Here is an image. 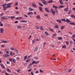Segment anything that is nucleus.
<instances>
[{
	"mask_svg": "<svg viewBox=\"0 0 75 75\" xmlns=\"http://www.w3.org/2000/svg\"><path fill=\"white\" fill-rule=\"evenodd\" d=\"M30 61V59H29L26 61V62H28Z\"/></svg>",
	"mask_w": 75,
	"mask_h": 75,
	"instance_id": "nucleus-41",
	"label": "nucleus"
},
{
	"mask_svg": "<svg viewBox=\"0 0 75 75\" xmlns=\"http://www.w3.org/2000/svg\"><path fill=\"white\" fill-rule=\"evenodd\" d=\"M42 3L45 5H47V3L45 0H40Z\"/></svg>",
	"mask_w": 75,
	"mask_h": 75,
	"instance_id": "nucleus-4",
	"label": "nucleus"
},
{
	"mask_svg": "<svg viewBox=\"0 0 75 75\" xmlns=\"http://www.w3.org/2000/svg\"><path fill=\"white\" fill-rule=\"evenodd\" d=\"M18 23V21H15V22H14V23Z\"/></svg>",
	"mask_w": 75,
	"mask_h": 75,
	"instance_id": "nucleus-56",
	"label": "nucleus"
},
{
	"mask_svg": "<svg viewBox=\"0 0 75 75\" xmlns=\"http://www.w3.org/2000/svg\"><path fill=\"white\" fill-rule=\"evenodd\" d=\"M45 33L47 35H48V32H45Z\"/></svg>",
	"mask_w": 75,
	"mask_h": 75,
	"instance_id": "nucleus-36",
	"label": "nucleus"
},
{
	"mask_svg": "<svg viewBox=\"0 0 75 75\" xmlns=\"http://www.w3.org/2000/svg\"><path fill=\"white\" fill-rule=\"evenodd\" d=\"M6 63L8 64H10V62H9L8 61H7L6 62Z\"/></svg>",
	"mask_w": 75,
	"mask_h": 75,
	"instance_id": "nucleus-61",
	"label": "nucleus"
},
{
	"mask_svg": "<svg viewBox=\"0 0 75 75\" xmlns=\"http://www.w3.org/2000/svg\"><path fill=\"white\" fill-rule=\"evenodd\" d=\"M71 12H72V11H69L68 12V14H70V13H71Z\"/></svg>",
	"mask_w": 75,
	"mask_h": 75,
	"instance_id": "nucleus-44",
	"label": "nucleus"
},
{
	"mask_svg": "<svg viewBox=\"0 0 75 75\" xmlns=\"http://www.w3.org/2000/svg\"><path fill=\"white\" fill-rule=\"evenodd\" d=\"M27 21L26 20H21L20 21V22L27 23Z\"/></svg>",
	"mask_w": 75,
	"mask_h": 75,
	"instance_id": "nucleus-9",
	"label": "nucleus"
},
{
	"mask_svg": "<svg viewBox=\"0 0 75 75\" xmlns=\"http://www.w3.org/2000/svg\"><path fill=\"white\" fill-rule=\"evenodd\" d=\"M54 28H58V26H57V25H56V26H54Z\"/></svg>",
	"mask_w": 75,
	"mask_h": 75,
	"instance_id": "nucleus-59",
	"label": "nucleus"
},
{
	"mask_svg": "<svg viewBox=\"0 0 75 75\" xmlns=\"http://www.w3.org/2000/svg\"><path fill=\"white\" fill-rule=\"evenodd\" d=\"M69 24L71 25H75V23H74V22H70L69 23Z\"/></svg>",
	"mask_w": 75,
	"mask_h": 75,
	"instance_id": "nucleus-20",
	"label": "nucleus"
},
{
	"mask_svg": "<svg viewBox=\"0 0 75 75\" xmlns=\"http://www.w3.org/2000/svg\"><path fill=\"white\" fill-rule=\"evenodd\" d=\"M66 21V22H67V23L71 22V21H69V20L68 19H67Z\"/></svg>",
	"mask_w": 75,
	"mask_h": 75,
	"instance_id": "nucleus-19",
	"label": "nucleus"
},
{
	"mask_svg": "<svg viewBox=\"0 0 75 75\" xmlns=\"http://www.w3.org/2000/svg\"><path fill=\"white\" fill-rule=\"evenodd\" d=\"M75 16L74 15H71V17H72V18H74Z\"/></svg>",
	"mask_w": 75,
	"mask_h": 75,
	"instance_id": "nucleus-51",
	"label": "nucleus"
},
{
	"mask_svg": "<svg viewBox=\"0 0 75 75\" xmlns=\"http://www.w3.org/2000/svg\"><path fill=\"white\" fill-rule=\"evenodd\" d=\"M6 4H4L2 5V6H3V10L4 11H5L7 10L6 6H5Z\"/></svg>",
	"mask_w": 75,
	"mask_h": 75,
	"instance_id": "nucleus-3",
	"label": "nucleus"
},
{
	"mask_svg": "<svg viewBox=\"0 0 75 75\" xmlns=\"http://www.w3.org/2000/svg\"><path fill=\"white\" fill-rule=\"evenodd\" d=\"M35 40H34L33 41V42H32L33 43H35Z\"/></svg>",
	"mask_w": 75,
	"mask_h": 75,
	"instance_id": "nucleus-58",
	"label": "nucleus"
},
{
	"mask_svg": "<svg viewBox=\"0 0 75 75\" xmlns=\"http://www.w3.org/2000/svg\"><path fill=\"white\" fill-rule=\"evenodd\" d=\"M64 7V6L63 5H61V6H58V8H62Z\"/></svg>",
	"mask_w": 75,
	"mask_h": 75,
	"instance_id": "nucleus-14",
	"label": "nucleus"
},
{
	"mask_svg": "<svg viewBox=\"0 0 75 75\" xmlns=\"http://www.w3.org/2000/svg\"><path fill=\"white\" fill-rule=\"evenodd\" d=\"M45 11L47 12H48V13L49 12V10L47 8H45Z\"/></svg>",
	"mask_w": 75,
	"mask_h": 75,
	"instance_id": "nucleus-8",
	"label": "nucleus"
},
{
	"mask_svg": "<svg viewBox=\"0 0 75 75\" xmlns=\"http://www.w3.org/2000/svg\"><path fill=\"white\" fill-rule=\"evenodd\" d=\"M7 71L9 72H11V70L10 69H9L7 68L6 69Z\"/></svg>",
	"mask_w": 75,
	"mask_h": 75,
	"instance_id": "nucleus-27",
	"label": "nucleus"
},
{
	"mask_svg": "<svg viewBox=\"0 0 75 75\" xmlns=\"http://www.w3.org/2000/svg\"><path fill=\"white\" fill-rule=\"evenodd\" d=\"M61 20H62V21H63L65 22H66V20H65V19H61Z\"/></svg>",
	"mask_w": 75,
	"mask_h": 75,
	"instance_id": "nucleus-29",
	"label": "nucleus"
},
{
	"mask_svg": "<svg viewBox=\"0 0 75 75\" xmlns=\"http://www.w3.org/2000/svg\"><path fill=\"white\" fill-rule=\"evenodd\" d=\"M38 4H39V5L41 6H43V5L40 3L38 2Z\"/></svg>",
	"mask_w": 75,
	"mask_h": 75,
	"instance_id": "nucleus-23",
	"label": "nucleus"
},
{
	"mask_svg": "<svg viewBox=\"0 0 75 75\" xmlns=\"http://www.w3.org/2000/svg\"><path fill=\"white\" fill-rule=\"evenodd\" d=\"M10 50H12V51H13L14 50V49L13 48H12L11 47L10 48Z\"/></svg>",
	"mask_w": 75,
	"mask_h": 75,
	"instance_id": "nucleus-50",
	"label": "nucleus"
},
{
	"mask_svg": "<svg viewBox=\"0 0 75 75\" xmlns=\"http://www.w3.org/2000/svg\"><path fill=\"white\" fill-rule=\"evenodd\" d=\"M12 62L14 63H16V60L15 59H13Z\"/></svg>",
	"mask_w": 75,
	"mask_h": 75,
	"instance_id": "nucleus-13",
	"label": "nucleus"
},
{
	"mask_svg": "<svg viewBox=\"0 0 75 75\" xmlns=\"http://www.w3.org/2000/svg\"><path fill=\"white\" fill-rule=\"evenodd\" d=\"M38 50V47H36L35 50H34V52H36V51H37Z\"/></svg>",
	"mask_w": 75,
	"mask_h": 75,
	"instance_id": "nucleus-24",
	"label": "nucleus"
},
{
	"mask_svg": "<svg viewBox=\"0 0 75 75\" xmlns=\"http://www.w3.org/2000/svg\"><path fill=\"white\" fill-rule=\"evenodd\" d=\"M32 14V13L31 12H28V15H30V14Z\"/></svg>",
	"mask_w": 75,
	"mask_h": 75,
	"instance_id": "nucleus-46",
	"label": "nucleus"
},
{
	"mask_svg": "<svg viewBox=\"0 0 75 75\" xmlns=\"http://www.w3.org/2000/svg\"><path fill=\"white\" fill-rule=\"evenodd\" d=\"M55 35H57L55 33H54L53 34V35L52 36L54 38V36Z\"/></svg>",
	"mask_w": 75,
	"mask_h": 75,
	"instance_id": "nucleus-32",
	"label": "nucleus"
},
{
	"mask_svg": "<svg viewBox=\"0 0 75 75\" xmlns=\"http://www.w3.org/2000/svg\"><path fill=\"white\" fill-rule=\"evenodd\" d=\"M0 31L1 33H3L4 31V29H3V28H1Z\"/></svg>",
	"mask_w": 75,
	"mask_h": 75,
	"instance_id": "nucleus-7",
	"label": "nucleus"
},
{
	"mask_svg": "<svg viewBox=\"0 0 75 75\" xmlns=\"http://www.w3.org/2000/svg\"><path fill=\"white\" fill-rule=\"evenodd\" d=\"M60 3L62 5H63V3L62 1L60 2Z\"/></svg>",
	"mask_w": 75,
	"mask_h": 75,
	"instance_id": "nucleus-55",
	"label": "nucleus"
},
{
	"mask_svg": "<svg viewBox=\"0 0 75 75\" xmlns=\"http://www.w3.org/2000/svg\"><path fill=\"white\" fill-rule=\"evenodd\" d=\"M53 2V1L52 0H50L47 2V3H52Z\"/></svg>",
	"mask_w": 75,
	"mask_h": 75,
	"instance_id": "nucleus-18",
	"label": "nucleus"
},
{
	"mask_svg": "<svg viewBox=\"0 0 75 75\" xmlns=\"http://www.w3.org/2000/svg\"><path fill=\"white\" fill-rule=\"evenodd\" d=\"M9 56H10V55L8 54H4V56L5 57H9Z\"/></svg>",
	"mask_w": 75,
	"mask_h": 75,
	"instance_id": "nucleus-12",
	"label": "nucleus"
},
{
	"mask_svg": "<svg viewBox=\"0 0 75 75\" xmlns=\"http://www.w3.org/2000/svg\"><path fill=\"white\" fill-rule=\"evenodd\" d=\"M24 17H25L26 18H27L28 17V16L27 15H24Z\"/></svg>",
	"mask_w": 75,
	"mask_h": 75,
	"instance_id": "nucleus-49",
	"label": "nucleus"
},
{
	"mask_svg": "<svg viewBox=\"0 0 75 75\" xmlns=\"http://www.w3.org/2000/svg\"><path fill=\"white\" fill-rule=\"evenodd\" d=\"M16 59L17 60H18L19 59H20V58L19 57H17L16 58Z\"/></svg>",
	"mask_w": 75,
	"mask_h": 75,
	"instance_id": "nucleus-54",
	"label": "nucleus"
},
{
	"mask_svg": "<svg viewBox=\"0 0 75 75\" xmlns=\"http://www.w3.org/2000/svg\"><path fill=\"white\" fill-rule=\"evenodd\" d=\"M13 59L12 58H9V61L10 62L12 61Z\"/></svg>",
	"mask_w": 75,
	"mask_h": 75,
	"instance_id": "nucleus-30",
	"label": "nucleus"
},
{
	"mask_svg": "<svg viewBox=\"0 0 75 75\" xmlns=\"http://www.w3.org/2000/svg\"><path fill=\"white\" fill-rule=\"evenodd\" d=\"M40 62V61H37V62H35V64H38V63H39Z\"/></svg>",
	"mask_w": 75,
	"mask_h": 75,
	"instance_id": "nucleus-38",
	"label": "nucleus"
},
{
	"mask_svg": "<svg viewBox=\"0 0 75 75\" xmlns=\"http://www.w3.org/2000/svg\"><path fill=\"white\" fill-rule=\"evenodd\" d=\"M40 72L41 73H43V71L41 69H40Z\"/></svg>",
	"mask_w": 75,
	"mask_h": 75,
	"instance_id": "nucleus-52",
	"label": "nucleus"
},
{
	"mask_svg": "<svg viewBox=\"0 0 75 75\" xmlns=\"http://www.w3.org/2000/svg\"><path fill=\"white\" fill-rule=\"evenodd\" d=\"M52 15L54 16L55 15V12L54 11H53V12H52Z\"/></svg>",
	"mask_w": 75,
	"mask_h": 75,
	"instance_id": "nucleus-35",
	"label": "nucleus"
},
{
	"mask_svg": "<svg viewBox=\"0 0 75 75\" xmlns=\"http://www.w3.org/2000/svg\"><path fill=\"white\" fill-rule=\"evenodd\" d=\"M32 65V63H30L28 67V68H30L31 66V65Z\"/></svg>",
	"mask_w": 75,
	"mask_h": 75,
	"instance_id": "nucleus-31",
	"label": "nucleus"
},
{
	"mask_svg": "<svg viewBox=\"0 0 75 75\" xmlns=\"http://www.w3.org/2000/svg\"><path fill=\"white\" fill-rule=\"evenodd\" d=\"M40 29H41V30H43V27L41 26H40Z\"/></svg>",
	"mask_w": 75,
	"mask_h": 75,
	"instance_id": "nucleus-34",
	"label": "nucleus"
},
{
	"mask_svg": "<svg viewBox=\"0 0 75 75\" xmlns=\"http://www.w3.org/2000/svg\"><path fill=\"white\" fill-rule=\"evenodd\" d=\"M62 38H61V37H60V38H58V40H62Z\"/></svg>",
	"mask_w": 75,
	"mask_h": 75,
	"instance_id": "nucleus-45",
	"label": "nucleus"
},
{
	"mask_svg": "<svg viewBox=\"0 0 75 75\" xmlns=\"http://www.w3.org/2000/svg\"><path fill=\"white\" fill-rule=\"evenodd\" d=\"M3 13H1V16H3Z\"/></svg>",
	"mask_w": 75,
	"mask_h": 75,
	"instance_id": "nucleus-62",
	"label": "nucleus"
},
{
	"mask_svg": "<svg viewBox=\"0 0 75 75\" xmlns=\"http://www.w3.org/2000/svg\"><path fill=\"white\" fill-rule=\"evenodd\" d=\"M12 4H13L12 3H10L7 4L6 5V9L8 8L11 7V5Z\"/></svg>",
	"mask_w": 75,
	"mask_h": 75,
	"instance_id": "nucleus-1",
	"label": "nucleus"
},
{
	"mask_svg": "<svg viewBox=\"0 0 75 75\" xmlns=\"http://www.w3.org/2000/svg\"><path fill=\"white\" fill-rule=\"evenodd\" d=\"M29 10L30 11H33L34 10L33 8H31L29 7Z\"/></svg>",
	"mask_w": 75,
	"mask_h": 75,
	"instance_id": "nucleus-21",
	"label": "nucleus"
},
{
	"mask_svg": "<svg viewBox=\"0 0 75 75\" xmlns=\"http://www.w3.org/2000/svg\"><path fill=\"white\" fill-rule=\"evenodd\" d=\"M19 19H21V20H23V18L22 17H20L19 18Z\"/></svg>",
	"mask_w": 75,
	"mask_h": 75,
	"instance_id": "nucleus-40",
	"label": "nucleus"
},
{
	"mask_svg": "<svg viewBox=\"0 0 75 75\" xmlns=\"http://www.w3.org/2000/svg\"><path fill=\"white\" fill-rule=\"evenodd\" d=\"M1 42L3 43H7L8 42L6 41V40H1Z\"/></svg>",
	"mask_w": 75,
	"mask_h": 75,
	"instance_id": "nucleus-11",
	"label": "nucleus"
},
{
	"mask_svg": "<svg viewBox=\"0 0 75 75\" xmlns=\"http://www.w3.org/2000/svg\"><path fill=\"white\" fill-rule=\"evenodd\" d=\"M17 28L18 29H21V28H22V26H21V25H18L17 27Z\"/></svg>",
	"mask_w": 75,
	"mask_h": 75,
	"instance_id": "nucleus-15",
	"label": "nucleus"
},
{
	"mask_svg": "<svg viewBox=\"0 0 75 75\" xmlns=\"http://www.w3.org/2000/svg\"><path fill=\"white\" fill-rule=\"evenodd\" d=\"M66 43L67 45H68L69 44V42L68 41H66Z\"/></svg>",
	"mask_w": 75,
	"mask_h": 75,
	"instance_id": "nucleus-47",
	"label": "nucleus"
},
{
	"mask_svg": "<svg viewBox=\"0 0 75 75\" xmlns=\"http://www.w3.org/2000/svg\"><path fill=\"white\" fill-rule=\"evenodd\" d=\"M34 59H38V57H35L34 58Z\"/></svg>",
	"mask_w": 75,
	"mask_h": 75,
	"instance_id": "nucleus-57",
	"label": "nucleus"
},
{
	"mask_svg": "<svg viewBox=\"0 0 75 75\" xmlns=\"http://www.w3.org/2000/svg\"><path fill=\"white\" fill-rule=\"evenodd\" d=\"M64 28V26H62L61 29L62 30H63Z\"/></svg>",
	"mask_w": 75,
	"mask_h": 75,
	"instance_id": "nucleus-28",
	"label": "nucleus"
},
{
	"mask_svg": "<svg viewBox=\"0 0 75 75\" xmlns=\"http://www.w3.org/2000/svg\"><path fill=\"white\" fill-rule=\"evenodd\" d=\"M49 29L50 30V31H51L52 32H54V30L53 29H51V28H49Z\"/></svg>",
	"mask_w": 75,
	"mask_h": 75,
	"instance_id": "nucleus-17",
	"label": "nucleus"
},
{
	"mask_svg": "<svg viewBox=\"0 0 75 75\" xmlns=\"http://www.w3.org/2000/svg\"><path fill=\"white\" fill-rule=\"evenodd\" d=\"M55 12L57 13H58V10L57 9H55Z\"/></svg>",
	"mask_w": 75,
	"mask_h": 75,
	"instance_id": "nucleus-43",
	"label": "nucleus"
},
{
	"mask_svg": "<svg viewBox=\"0 0 75 75\" xmlns=\"http://www.w3.org/2000/svg\"><path fill=\"white\" fill-rule=\"evenodd\" d=\"M71 71V69H69V72H70Z\"/></svg>",
	"mask_w": 75,
	"mask_h": 75,
	"instance_id": "nucleus-64",
	"label": "nucleus"
},
{
	"mask_svg": "<svg viewBox=\"0 0 75 75\" xmlns=\"http://www.w3.org/2000/svg\"><path fill=\"white\" fill-rule=\"evenodd\" d=\"M31 73L32 75H34V74H33V71H31Z\"/></svg>",
	"mask_w": 75,
	"mask_h": 75,
	"instance_id": "nucleus-60",
	"label": "nucleus"
},
{
	"mask_svg": "<svg viewBox=\"0 0 75 75\" xmlns=\"http://www.w3.org/2000/svg\"><path fill=\"white\" fill-rule=\"evenodd\" d=\"M74 38H75V34H74L72 36V39H74Z\"/></svg>",
	"mask_w": 75,
	"mask_h": 75,
	"instance_id": "nucleus-26",
	"label": "nucleus"
},
{
	"mask_svg": "<svg viewBox=\"0 0 75 75\" xmlns=\"http://www.w3.org/2000/svg\"><path fill=\"white\" fill-rule=\"evenodd\" d=\"M36 27L37 29H39V28L40 26H36Z\"/></svg>",
	"mask_w": 75,
	"mask_h": 75,
	"instance_id": "nucleus-48",
	"label": "nucleus"
},
{
	"mask_svg": "<svg viewBox=\"0 0 75 75\" xmlns=\"http://www.w3.org/2000/svg\"><path fill=\"white\" fill-rule=\"evenodd\" d=\"M8 19V16H2L1 17V21H3L4 20H6Z\"/></svg>",
	"mask_w": 75,
	"mask_h": 75,
	"instance_id": "nucleus-2",
	"label": "nucleus"
},
{
	"mask_svg": "<svg viewBox=\"0 0 75 75\" xmlns=\"http://www.w3.org/2000/svg\"><path fill=\"white\" fill-rule=\"evenodd\" d=\"M36 63V62L35 61H33V62H32V64H35V63Z\"/></svg>",
	"mask_w": 75,
	"mask_h": 75,
	"instance_id": "nucleus-42",
	"label": "nucleus"
},
{
	"mask_svg": "<svg viewBox=\"0 0 75 75\" xmlns=\"http://www.w3.org/2000/svg\"><path fill=\"white\" fill-rule=\"evenodd\" d=\"M27 55L25 56L24 57V60H25L27 58Z\"/></svg>",
	"mask_w": 75,
	"mask_h": 75,
	"instance_id": "nucleus-39",
	"label": "nucleus"
},
{
	"mask_svg": "<svg viewBox=\"0 0 75 75\" xmlns=\"http://www.w3.org/2000/svg\"><path fill=\"white\" fill-rule=\"evenodd\" d=\"M37 18L38 19H40V16H37Z\"/></svg>",
	"mask_w": 75,
	"mask_h": 75,
	"instance_id": "nucleus-33",
	"label": "nucleus"
},
{
	"mask_svg": "<svg viewBox=\"0 0 75 75\" xmlns=\"http://www.w3.org/2000/svg\"><path fill=\"white\" fill-rule=\"evenodd\" d=\"M14 50H15L16 52L17 53H18V51L17 50H16V49H14Z\"/></svg>",
	"mask_w": 75,
	"mask_h": 75,
	"instance_id": "nucleus-53",
	"label": "nucleus"
},
{
	"mask_svg": "<svg viewBox=\"0 0 75 75\" xmlns=\"http://www.w3.org/2000/svg\"><path fill=\"white\" fill-rule=\"evenodd\" d=\"M39 9L40 11L42 12H43V11L42 10V7H39Z\"/></svg>",
	"mask_w": 75,
	"mask_h": 75,
	"instance_id": "nucleus-22",
	"label": "nucleus"
},
{
	"mask_svg": "<svg viewBox=\"0 0 75 75\" xmlns=\"http://www.w3.org/2000/svg\"><path fill=\"white\" fill-rule=\"evenodd\" d=\"M66 47V46L65 45L63 46L62 47L63 48H64V49Z\"/></svg>",
	"mask_w": 75,
	"mask_h": 75,
	"instance_id": "nucleus-37",
	"label": "nucleus"
},
{
	"mask_svg": "<svg viewBox=\"0 0 75 75\" xmlns=\"http://www.w3.org/2000/svg\"><path fill=\"white\" fill-rule=\"evenodd\" d=\"M6 54H8L9 53V52H8V51H6Z\"/></svg>",
	"mask_w": 75,
	"mask_h": 75,
	"instance_id": "nucleus-63",
	"label": "nucleus"
},
{
	"mask_svg": "<svg viewBox=\"0 0 75 75\" xmlns=\"http://www.w3.org/2000/svg\"><path fill=\"white\" fill-rule=\"evenodd\" d=\"M56 21L57 22H59V23H61L62 21L59 19H57L56 20Z\"/></svg>",
	"mask_w": 75,
	"mask_h": 75,
	"instance_id": "nucleus-10",
	"label": "nucleus"
},
{
	"mask_svg": "<svg viewBox=\"0 0 75 75\" xmlns=\"http://www.w3.org/2000/svg\"><path fill=\"white\" fill-rule=\"evenodd\" d=\"M32 5L33 7L35 8H37V5L35 2H33L32 3Z\"/></svg>",
	"mask_w": 75,
	"mask_h": 75,
	"instance_id": "nucleus-5",
	"label": "nucleus"
},
{
	"mask_svg": "<svg viewBox=\"0 0 75 75\" xmlns=\"http://www.w3.org/2000/svg\"><path fill=\"white\" fill-rule=\"evenodd\" d=\"M64 10L65 11L68 12L69 11V8H68V6H67V8H65Z\"/></svg>",
	"mask_w": 75,
	"mask_h": 75,
	"instance_id": "nucleus-6",
	"label": "nucleus"
},
{
	"mask_svg": "<svg viewBox=\"0 0 75 75\" xmlns=\"http://www.w3.org/2000/svg\"><path fill=\"white\" fill-rule=\"evenodd\" d=\"M11 20H13V19L15 18V16H11Z\"/></svg>",
	"mask_w": 75,
	"mask_h": 75,
	"instance_id": "nucleus-16",
	"label": "nucleus"
},
{
	"mask_svg": "<svg viewBox=\"0 0 75 75\" xmlns=\"http://www.w3.org/2000/svg\"><path fill=\"white\" fill-rule=\"evenodd\" d=\"M0 66L2 68L5 69L4 66L2 64H1Z\"/></svg>",
	"mask_w": 75,
	"mask_h": 75,
	"instance_id": "nucleus-25",
	"label": "nucleus"
}]
</instances>
